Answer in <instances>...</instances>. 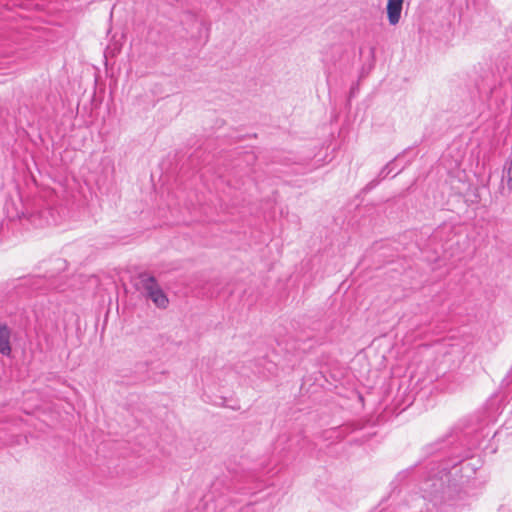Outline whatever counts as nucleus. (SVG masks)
<instances>
[{"mask_svg":"<svg viewBox=\"0 0 512 512\" xmlns=\"http://www.w3.org/2000/svg\"><path fill=\"white\" fill-rule=\"evenodd\" d=\"M470 457L468 452L461 458L452 452L448 459L436 456L427 462L419 482L422 495L414 498V507L426 501L432 503L433 507L450 502L458 492V485L452 481L451 475L456 476L459 472L466 470L475 473L474 465L464 463V459Z\"/></svg>","mask_w":512,"mask_h":512,"instance_id":"1","label":"nucleus"},{"mask_svg":"<svg viewBox=\"0 0 512 512\" xmlns=\"http://www.w3.org/2000/svg\"><path fill=\"white\" fill-rule=\"evenodd\" d=\"M140 286L143 294L150 299L158 308H166L169 300L160 288L156 278L148 273L139 275Z\"/></svg>","mask_w":512,"mask_h":512,"instance_id":"2","label":"nucleus"},{"mask_svg":"<svg viewBox=\"0 0 512 512\" xmlns=\"http://www.w3.org/2000/svg\"><path fill=\"white\" fill-rule=\"evenodd\" d=\"M11 335V328L6 323L0 322V354L3 356L11 355Z\"/></svg>","mask_w":512,"mask_h":512,"instance_id":"3","label":"nucleus"},{"mask_svg":"<svg viewBox=\"0 0 512 512\" xmlns=\"http://www.w3.org/2000/svg\"><path fill=\"white\" fill-rule=\"evenodd\" d=\"M404 0H388L387 17L390 25L395 26L399 23Z\"/></svg>","mask_w":512,"mask_h":512,"instance_id":"4","label":"nucleus"},{"mask_svg":"<svg viewBox=\"0 0 512 512\" xmlns=\"http://www.w3.org/2000/svg\"><path fill=\"white\" fill-rule=\"evenodd\" d=\"M505 177L509 190H512V160L504 167L502 179Z\"/></svg>","mask_w":512,"mask_h":512,"instance_id":"5","label":"nucleus"},{"mask_svg":"<svg viewBox=\"0 0 512 512\" xmlns=\"http://www.w3.org/2000/svg\"><path fill=\"white\" fill-rule=\"evenodd\" d=\"M393 164L394 162L388 163L379 173L380 178L387 177L392 171H393Z\"/></svg>","mask_w":512,"mask_h":512,"instance_id":"6","label":"nucleus"},{"mask_svg":"<svg viewBox=\"0 0 512 512\" xmlns=\"http://www.w3.org/2000/svg\"><path fill=\"white\" fill-rule=\"evenodd\" d=\"M56 262H57V264H58V268H59V269L64 268V266H65V261H64V260H62V259H57V260H56Z\"/></svg>","mask_w":512,"mask_h":512,"instance_id":"7","label":"nucleus"},{"mask_svg":"<svg viewBox=\"0 0 512 512\" xmlns=\"http://www.w3.org/2000/svg\"><path fill=\"white\" fill-rule=\"evenodd\" d=\"M401 171V169H399L398 171H396L393 175V177H395L396 175H398V173Z\"/></svg>","mask_w":512,"mask_h":512,"instance_id":"8","label":"nucleus"},{"mask_svg":"<svg viewBox=\"0 0 512 512\" xmlns=\"http://www.w3.org/2000/svg\"><path fill=\"white\" fill-rule=\"evenodd\" d=\"M426 512H432V510L429 507H427Z\"/></svg>","mask_w":512,"mask_h":512,"instance_id":"9","label":"nucleus"},{"mask_svg":"<svg viewBox=\"0 0 512 512\" xmlns=\"http://www.w3.org/2000/svg\"><path fill=\"white\" fill-rule=\"evenodd\" d=\"M443 447H438L435 449V451L441 450Z\"/></svg>","mask_w":512,"mask_h":512,"instance_id":"10","label":"nucleus"},{"mask_svg":"<svg viewBox=\"0 0 512 512\" xmlns=\"http://www.w3.org/2000/svg\"><path fill=\"white\" fill-rule=\"evenodd\" d=\"M413 512H423V511H422V510H419V511H418V510H416V509H415Z\"/></svg>","mask_w":512,"mask_h":512,"instance_id":"11","label":"nucleus"}]
</instances>
